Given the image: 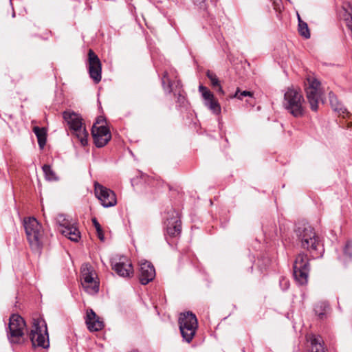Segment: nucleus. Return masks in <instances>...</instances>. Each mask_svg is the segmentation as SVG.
Segmentation results:
<instances>
[{"mask_svg": "<svg viewBox=\"0 0 352 352\" xmlns=\"http://www.w3.org/2000/svg\"><path fill=\"white\" fill-rule=\"evenodd\" d=\"M295 232L301 247L309 251L314 258L322 256L324 249L320 238L308 223H298Z\"/></svg>", "mask_w": 352, "mask_h": 352, "instance_id": "nucleus-1", "label": "nucleus"}, {"mask_svg": "<svg viewBox=\"0 0 352 352\" xmlns=\"http://www.w3.org/2000/svg\"><path fill=\"white\" fill-rule=\"evenodd\" d=\"M63 117L69 126L72 135L80 142L82 146H86L89 133L81 116L74 111H65L63 113Z\"/></svg>", "mask_w": 352, "mask_h": 352, "instance_id": "nucleus-2", "label": "nucleus"}, {"mask_svg": "<svg viewBox=\"0 0 352 352\" xmlns=\"http://www.w3.org/2000/svg\"><path fill=\"white\" fill-rule=\"evenodd\" d=\"M283 106L295 118L302 117L305 114V100L296 89H287L284 95Z\"/></svg>", "mask_w": 352, "mask_h": 352, "instance_id": "nucleus-3", "label": "nucleus"}, {"mask_svg": "<svg viewBox=\"0 0 352 352\" xmlns=\"http://www.w3.org/2000/svg\"><path fill=\"white\" fill-rule=\"evenodd\" d=\"M29 337L33 346H39L44 349L49 347L47 324L43 319L36 318L33 320V325Z\"/></svg>", "mask_w": 352, "mask_h": 352, "instance_id": "nucleus-4", "label": "nucleus"}, {"mask_svg": "<svg viewBox=\"0 0 352 352\" xmlns=\"http://www.w3.org/2000/svg\"><path fill=\"white\" fill-rule=\"evenodd\" d=\"M27 239L32 248H38L41 245L43 236L42 226L34 217H29L23 221Z\"/></svg>", "mask_w": 352, "mask_h": 352, "instance_id": "nucleus-5", "label": "nucleus"}, {"mask_svg": "<svg viewBox=\"0 0 352 352\" xmlns=\"http://www.w3.org/2000/svg\"><path fill=\"white\" fill-rule=\"evenodd\" d=\"M179 324L183 338L189 343L194 338L198 327L196 316L189 311L181 314Z\"/></svg>", "mask_w": 352, "mask_h": 352, "instance_id": "nucleus-6", "label": "nucleus"}, {"mask_svg": "<svg viewBox=\"0 0 352 352\" xmlns=\"http://www.w3.org/2000/svg\"><path fill=\"white\" fill-rule=\"evenodd\" d=\"M294 276L300 285H305L308 281L310 271L309 259L305 252L299 253L294 263Z\"/></svg>", "mask_w": 352, "mask_h": 352, "instance_id": "nucleus-7", "label": "nucleus"}, {"mask_svg": "<svg viewBox=\"0 0 352 352\" xmlns=\"http://www.w3.org/2000/svg\"><path fill=\"white\" fill-rule=\"evenodd\" d=\"M305 86L306 96L310 108L312 111H316L322 94L320 82L314 77L310 76L307 78Z\"/></svg>", "mask_w": 352, "mask_h": 352, "instance_id": "nucleus-8", "label": "nucleus"}, {"mask_svg": "<svg viewBox=\"0 0 352 352\" xmlns=\"http://www.w3.org/2000/svg\"><path fill=\"white\" fill-rule=\"evenodd\" d=\"M81 284L82 287L89 294H95L99 290V282L94 269L88 264L81 267Z\"/></svg>", "mask_w": 352, "mask_h": 352, "instance_id": "nucleus-9", "label": "nucleus"}, {"mask_svg": "<svg viewBox=\"0 0 352 352\" xmlns=\"http://www.w3.org/2000/svg\"><path fill=\"white\" fill-rule=\"evenodd\" d=\"M25 322L18 314H12L10 318L8 338L12 343H19L24 335Z\"/></svg>", "mask_w": 352, "mask_h": 352, "instance_id": "nucleus-10", "label": "nucleus"}, {"mask_svg": "<svg viewBox=\"0 0 352 352\" xmlns=\"http://www.w3.org/2000/svg\"><path fill=\"white\" fill-rule=\"evenodd\" d=\"M95 195L104 208L114 206L117 204L116 194L111 190L98 184H95Z\"/></svg>", "mask_w": 352, "mask_h": 352, "instance_id": "nucleus-11", "label": "nucleus"}, {"mask_svg": "<svg viewBox=\"0 0 352 352\" xmlns=\"http://www.w3.org/2000/svg\"><path fill=\"white\" fill-rule=\"evenodd\" d=\"M88 70L90 78L95 83H98L102 78V64L92 50L88 52Z\"/></svg>", "mask_w": 352, "mask_h": 352, "instance_id": "nucleus-12", "label": "nucleus"}, {"mask_svg": "<svg viewBox=\"0 0 352 352\" xmlns=\"http://www.w3.org/2000/svg\"><path fill=\"white\" fill-rule=\"evenodd\" d=\"M91 134L94 143L97 147L105 146L111 139V133L109 129L104 125L93 126Z\"/></svg>", "mask_w": 352, "mask_h": 352, "instance_id": "nucleus-13", "label": "nucleus"}, {"mask_svg": "<svg viewBox=\"0 0 352 352\" xmlns=\"http://www.w3.org/2000/svg\"><path fill=\"white\" fill-rule=\"evenodd\" d=\"M199 91L201 93L202 97L205 100V105L214 113L219 115L221 113V106L219 102L215 99L214 94L206 87L200 85Z\"/></svg>", "mask_w": 352, "mask_h": 352, "instance_id": "nucleus-14", "label": "nucleus"}, {"mask_svg": "<svg viewBox=\"0 0 352 352\" xmlns=\"http://www.w3.org/2000/svg\"><path fill=\"white\" fill-rule=\"evenodd\" d=\"M167 234L171 237H176L180 235L182 231L181 221L178 214L173 211L172 217L168 218L165 222Z\"/></svg>", "mask_w": 352, "mask_h": 352, "instance_id": "nucleus-15", "label": "nucleus"}, {"mask_svg": "<svg viewBox=\"0 0 352 352\" xmlns=\"http://www.w3.org/2000/svg\"><path fill=\"white\" fill-rule=\"evenodd\" d=\"M113 269L120 276L124 278L130 277L133 274L132 264L124 256L120 257L118 262L113 263Z\"/></svg>", "mask_w": 352, "mask_h": 352, "instance_id": "nucleus-16", "label": "nucleus"}, {"mask_svg": "<svg viewBox=\"0 0 352 352\" xmlns=\"http://www.w3.org/2000/svg\"><path fill=\"white\" fill-rule=\"evenodd\" d=\"M155 276V270L153 265L148 262L144 261L140 263L139 280L141 284L146 285L153 280Z\"/></svg>", "mask_w": 352, "mask_h": 352, "instance_id": "nucleus-17", "label": "nucleus"}, {"mask_svg": "<svg viewBox=\"0 0 352 352\" xmlns=\"http://www.w3.org/2000/svg\"><path fill=\"white\" fill-rule=\"evenodd\" d=\"M85 323L90 331H98L104 327L102 320L91 309L87 311Z\"/></svg>", "mask_w": 352, "mask_h": 352, "instance_id": "nucleus-18", "label": "nucleus"}, {"mask_svg": "<svg viewBox=\"0 0 352 352\" xmlns=\"http://www.w3.org/2000/svg\"><path fill=\"white\" fill-rule=\"evenodd\" d=\"M329 98L332 109L333 111H336L339 116H342L344 118H349L351 116V113L344 105L340 102L337 96L333 92L329 93Z\"/></svg>", "mask_w": 352, "mask_h": 352, "instance_id": "nucleus-19", "label": "nucleus"}, {"mask_svg": "<svg viewBox=\"0 0 352 352\" xmlns=\"http://www.w3.org/2000/svg\"><path fill=\"white\" fill-rule=\"evenodd\" d=\"M60 232L64 236L72 241L78 242L80 238V233L78 229L73 225H70L66 227V228L62 229Z\"/></svg>", "mask_w": 352, "mask_h": 352, "instance_id": "nucleus-20", "label": "nucleus"}, {"mask_svg": "<svg viewBox=\"0 0 352 352\" xmlns=\"http://www.w3.org/2000/svg\"><path fill=\"white\" fill-rule=\"evenodd\" d=\"M162 86H163L164 89L169 93L173 90L174 86L176 88H177V87L180 88L182 86L179 80H176V81L172 82L170 80V79L169 78L167 72L164 73L162 80Z\"/></svg>", "mask_w": 352, "mask_h": 352, "instance_id": "nucleus-21", "label": "nucleus"}, {"mask_svg": "<svg viewBox=\"0 0 352 352\" xmlns=\"http://www.w3.org/2000/svg\"><path fill=\"white\" fill-rule=\"evenodd\" d=\"M33 131L35 133L38 144L41 148H43L46 143V131L44 128H40L38 126H34Z\"/></svg>", "mask_w": 352, "mask_h": 352, "instance_id": "nucleus-22", "label": "nucleus"}, {"mask_svg": "<svg viewBox=\"0 0 352 352\" xmlns=\"http://www.w3.org/2000/svg\"><path fill=\"white\" fill-rule=\"evenodd\" d=\"M42 169L46 180L49 182H54L58 180V176L50 165L44 164L42 167Z\"/></svg>", "mask_w": 352, "mask_h": 352, "instance_id": "nucleus-23", "label": "nucleus"}, {"mask_svg": "<svg viewBox=\"0 0 352 352\" xmlns=\"http://www.w3.org/2000/svg\"><path fill=\"white\" fill-rule=\"evenodd\" d=\"M298 31L301 36L306 38H309L310 37V32L307 26V24L302 21L298 14Z\"/></svg>", "mask_w": 352, "mask_h": 352, "instance_id": "nucleus-24", "label": "nucleus"}, {"mask_svg": "<svg viewBox=\"0 0 352 352\" xmlns=\"http://www.w3.org/2000/svg\"><path fill=\"white\" fill-rule=\"evenodd\" d=\"M329 309V305L325 302H321L318 303L314 308L316 314L320 318H322L325 315L327 310Z\"/></svg>", "mask_w": 352, "mask_h": 352, "instance_id": "nucleus-25", "label": "nucleus"}, {"mask_svg": "<svg viewBox=\"0 0 352 352\" xmlns=\"http://www.w3.org/2000/svg\"><path fill=\"white\" fill-rule=\"evenodd\" d=\"M244 97H248L254 99V93L249 91H241L239 88H237L235 94L233 96H231V98H237L240 100H242Z\"/></svg>", "mask_w": 352, "mask_h": 352, "instance_id": "nucleus-26", "label": "nucleus"}, {"mask_svg": "<svg viewBox=\"0 0 352 352\" xmlns=\"http://www.w3.org/2000/svg\"><path fill=\"white\" fill-rule=\"evenodd\" d=\"M311 344L312 350H315L314 352H325L324 350L323 345L321 342L320 337H314L311 340Z\"/></svg>", "mask_w": 352, "mask_h": 352, "instance_id": "nucleus-27", "label": "nucleus"}, {"mask_svg": "<svg viewBox=\"0 0 352 352\" xmlns=\"http://www.w3.org/2000/svg\"><path fill=\"white\" fill-rule=\"evenodd\" d=\"M56 222L63 228H66V227L72 225L67 218V217L63 214H59L56 217Z\"/></svg>", "mask_w": 352, "mask_h": 352, "instance_id": "nucleus-28", "label": "nucleus"}, {"mask_svg": "<svg viewBox=\"0 0 352 352\" xmlns=\"http://www.w3.org/2000/svg\"><path fill=\"white\" fill-rule=\"evenodd\" d=\"M206 76L210 79L211 85L212 86V87L214 89L216 88V86H219V79H218L217 75L214 72L208 70L206 73Z\"/></svg>", "mask_w": 352, "mask_h": 352, "instance_id": "nucleus-29", "label": "nucleus"}, {"mask_svg": "<svg viewBox=\"0 0 352 352\" xmlns=\"http://www.w3.org/2000/svg\"><path fill=\"white\" fill-rule=\"evenodd\" d=\"M344 254L349 258H352V242L348 241L344 248Z\"/></svg>", "mask_w": 352, "mask_h": 352, "instance_id": "nucleus-30", "label": "nucleus"}, {"mask_svg": "<svg viewBox=\"0 0 352 352\" xmlns=\"http://www.w3.org/2000/svg\"><path fill=\"white\" fill-rule=\"evenodd\" d=\"M280 286L282 287L283 290L287 289L289 286V281L285 278H282L280 280Z\"/></svg>", "mask_w": 352, "mask_h": 352, "instance_id": "nucleus-31", "label": "nucleus"}, {"mask_svg": "<svg viewBox=\"0 0 352 352\" xmlns=\"http://www.w3.org/2000/svg\"><path fill=\"white\" fill-rule=\"evenodd\" d=\"M194 3L200 9L205 10L206 8V4L205 1L206 0H192Z\"/></svg>", "mask_w": 352, "mask_h": 352, "instance_id": "nucleus-32", "label": "nucleus"}, {"mask_svg": "<svg viewBox=\"0 0 352 352\" xmlns=\"http://www.w3.org/2000/svg\"><path fill=\"white\" fill-rule=\"evenodd\" d=\"M105 119L104 117L102 116H99L98 117L96 122L94 123V124L93 126H100V125H104L105 126Z\"/></svg>", "mask_w": 352, "mask_h": 352, "instance_id": "nucleus-33", "label": "nucleus"}, {"mask_svg": "<svg viewBox=\"0 0 352 352\" xmlns=\"http://www.w3.org/2000/svg\"><path fill=\"white\" fill-rule=\"evenodd\" d=\"M92 223H93L96 231H100V229H102L100 223H98V221H97V219L96 218L92 219Z\"/></svg>", "mask_w": 352, "mask_h": 352, "instance_id": "nucleus-34", "label": "nucleus"}, {"mask_svg": "<svg viewBox=\"0 0 352 352\" xmlns=\"http://www.w3.org/2000/svg\"><path fill=\"white\" fill-rule=\"evenodd\" d=\"M97 232V235L98 236V238L101 240V241H104V234H103V232H102V230L100 229V231H96Z\"/></svg>", "mask_w": 352, "mask_h": 352, "instance_id": "nucleus-35", "label": "nucleus"}, {"mask_svg": "<svg viewBox=\"0 0 352 352\" xmlns=\"http://www.w3.org/2000/svg\"><path fill=\"white\" fill-rule=\"evenodd\" d=\"M217 89V91L221 94V95H224L225 92L223 90L221 86L220 85V84L219 85V86H216V88Z\"/></svg>", "mask_w": 352, "mask_h": 352, "instance_id": "nucleus-36", "label": "nucleus"}, {"mask_svg": "<svg viewBox=\"0 0 352 352\" xmlns=\"http://www.w3.org/2000/svg\"><path fill=\"white\" fill-rule=\"evenodd\" d=\"M246 102L253 107L255 104V99L254 98L252 100L251 98H248V99L246 100Z\"/></svg>", "mask_w": 352, "mask_h": 352, "instance_id": "nucleus-37", "label": "nucleus"}, {"mask_svg": "<svg viewBox=\"0 0 352 352\" xmlns=\"http://www.w3.org/2000/svg\"><path fill=\"white\" fill-rule=\"evenodd\" d=\"M179 99H184V97L182 96V94L179 92Z\"/></svg>", "mask_w": 352, "mask_h": 352, "instance_id": "nucleus-38", "label": "nucleus"}, {"mask_svg": "<svg viewBox=\"0 0 352 352\" xmlns=\"http://www.w3.org/2000/svg\"><path fill=\"white\" fill-rule=\"evenodd\" d=\"M131 352H138V351H131Z\"/></svg>", "mask_w": 352, "mask_h": 352, "instance_id": "nucleus-39", "label": "nucleus"}]
</instances>
